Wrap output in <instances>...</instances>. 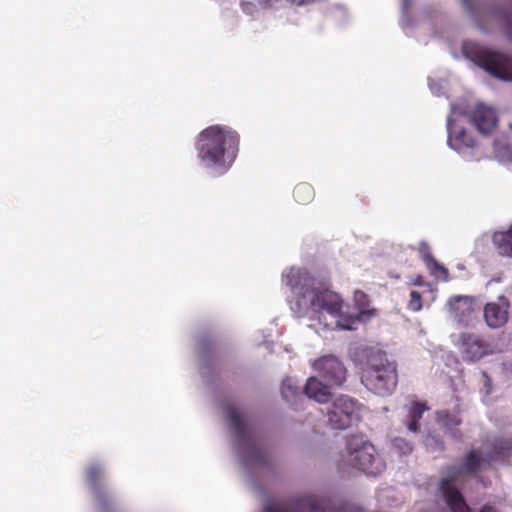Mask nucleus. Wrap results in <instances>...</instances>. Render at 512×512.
<instances>
[{"instance_id": "f257e3e1", "label": "nucleus", "mask_w": 512, "mask_h": 512, "mask_svg": "<svg viewBox=\"0 0 512 512\" xmlns=\"http://www.w3.org/2000/svg\"><path fill=\"white\" fill-rule=\"evenodd\" d=\"M281 284L290 293L288 302L292 313L299 318L317 321L324 329L351 331L357 322H365L375 314L374 310L365 309L368 299L364 292H354L357 312H350V307L344 303L340 294L318 288L316 279L303 267L291 266L284 269Z\"/></svg>"}, {"instance_id": "f03ea898", "label": "nucleus", "mask_w": 512, "mask_h": 512, "mask_svg": "<svg viewBox=\"0 0 512 512\" xmlns=\"http://www.w3.org/2000/svg\"><path fill=\"white\" fill-rule=\"evenodd\" d=\"M233 448L252 488L262 494V489L253 483L274 470V460L267 448L265 439L255 427L246 412L235 403H227L224 408Z\"/></svg>"}, {"instance_id": "7ed1b4c3", "label": "nucleus", "mask_w": 512, "mask_h": 512, "mask_svg": "<svg viewBox=\"0 0 512 512\" xmlns=\"http://www.w3.org/2000/svg\"><path fill=\"white\" fill-rule=\"evenodd\" d=\"M503 460L512 462V440L499 439L489 453L472 450L458 466L450 467L447 475L441 479L440 490L451 512H471L459 487L466 478L480 470L487 462Z\"/></svg>"}, {"instance_id": "20e7f679", "label": "nucleus", "mask_w": 512, "mask_h": 512, "mask_svg": "<svg viewBox=\"0 0 512 512\" xmlns=\"http://www.w3.org/2000/svg\"><path fill=\"white\" fill-rule=\"evenodd\" d=\"M354 360L361 365V382L375 395L386 397L394 393L398 384L395 361L386 352L375 347H360Z\"/></svg>"}, {"instance_id": "39448f33", "label": "nucleus", "mask_w": 512, "mask_h": 512, "mask_svg": "<svg viewBox=\"0 0 512 512\" xmlns=\"http://www.w3.org/2000/svg\"><path fill=\"white\" fill-rule=\"evenodd\" d=\"M197 156L207 167L228 170L239 150V134L224 125H211L201 131L196 143Z\"/></svg>"}, {"instance_id": "423d86ee", "label": "nucleus", "mask_w": 512, "mask_h": 512, "mask_svg": "<svg viewBox=\"0 0 512 512\" xmlns=\"http://www.w3.org/2000/svg\"><path fill=\"white\" fill-rule=\"evenodd\" d=\"M339 466L342 469L356 468L373 476L381 474L385 469V463L376 454L374 446L359 435H352L348 438Z\"/></svg>"}, {"instance_id": "0eeeda50", "label": "nucleus", "mask_w": 512, "mask_h": 512, "mask_svg": "<svg viewBox=\"0 0 512 512\" xmlns=\"http://www.w3.org/2000/svg\"><path fill=\"white\" fill-rule=\"evenodd\" d=\"M464 55L496 78L512 81V57L495 50L468 42L463 45Z\"/></svg>"}, {"instance_id": "6e6552de", "label": "nucleus", "mask_w": 512, "mask_h": 512, "mask_svg": "<svg viewBox=\"0 0 512 512\" xmlns=\"http://www.w3.org/2000/svg\"><path fill=\"white\" fill-rule=\"evenodd\" d=\"M452 343L458 348L465 362L475 363L486 356L493 355L500 350L492 340H485L473 333H459L451 335Z\"/></svg>"}, {"instance_id": "1a4fd4ad", "label": "nucleus", "mask_w": 512, "mask_h": 512, "mask_svg": "<svg viewBox=\"0 0 512 512\" xmlns=\"http://www.w3.org/2000/svg\"><path fill=\"white\" fill-rule=\"evenodd\" d=\"M327 417L333 429H347L360 420L361 405L350 396L340 395L333 401Z\"/></svg>"}, {"instance_id": "9d476101", "label": "nucleus", "mask_w": 512, "mask_h": 512, "mask_svg": "<svg viewBox=\"0 0 512 512\" xmlns=\"http://www.w3.org/2000/svg\"><path fill=\"white\" fill-rule=\"evenodd\" d=\"M313 370L330 386H341L346 380L347 370L335 355H323L311 361Z\"/></svg>"}, {"instance_id": "9b49d317", "label": "nucleus", "mask_w": 512, "mask_h": 512, "mask_svg": "<svg viewBox=\"0 0 512 512\" xmlns=\"http://www.w3.org/2000/svg\"><path fill=\"white\" fill-rule=\"evenodd\" d=\"M449 318L462 327L474 326L476 322L475 301L470 296L451 297L446 304Z\"/></svg>"}, {"instance_id": "f8f14e48", "label": "nucleus", "mask_w": 512, "mask_h": 512, "mask_svg": "<svg viewBox=\"0 0 512 512\" xmlns=\"http://www.w3.org/2000/svg\"><path fill=\"white\" fill-rule=\"evenodd\" d=\"M470 121L483 135L490 134L498 123L495 110L483 104H478L470 113Z\"/></svg>"}, {"instance_id": "ddd939ff", "label": "nucleus", "mask_w": 512, "mask_h": 512, "mask_svg": "<svg viewBox=\"0 0 512 512\" xmlns=\"http://www.w3.org/2000/svg\"><path fill=\"white\" fill-rule=\"evenodd\" d=\"M417 251L431 276L443 282L449 280L448 269L433 257L431 248L426 241H419Z\"/></svg>"}, {"instance_id": "4468645a", "label": "nucleus", "mask_w": 512, "mask_h": 512, "mask_svg": "<svg viewBox=\"0 0 512 512\" xmlns=\"http://www.w3.org/2000/svg\"><path fill=\"white\" fill-rule=\"evenodd\" d=\"M509 302L504 296L498 298V302L486 304L484 318L490 328H500L508 320Z\"/></svg>"}, {"instance_id": "2eb2a0df", "label": "nucleus", "mask_w": 512, "mask_h": 512, "mask_svg": "<svg viewBox=\"0 0 512 512\" xmlns=\"http://www.w3.org/2000/svg\"><path fill=\"white\" fill-rule=\"evenodd\" d=\"M448 144L455 150H462L464 148H472L476 145L475 138L467 132V130L459 125L456 121L448 118Z\"/></svg>"}, {"instance_id": "dca6fc26", "label": "nucleus", "mask_w": 512, "mask_h": 512, "mask_svg": "<svg viewBox=\"0 0 512 512\" xmlns=\"http://www.w3.org/2000/svg\"><path fill=\"white\" fill-rule=\"evenodd\" d=\"M460 411L455 406L452 411L443 409L436 412V419L441 429L454 439L460 438L459 426L462 422L459 417Z\"/></svg>"}, {"instance_id": "f3484780", "label": "nucleus", "mask_w": 512, "mask_h": 512, "mask_svg": "<svg viewBox=\"0 0 512 512\" xmlns=\"http://www.w3.org/2000/svg\"><path fill=\"white\" fill-rule=\"evenodd\" d=\"M333 386L327 382L322 383L317 376H311L307 379L304 393L309 399H313L320 404L327 403L331 398L330 389Z\"/></svg>"}, {"instance_id": "a211bd4d", "label": "nucleus", "mask_w": 512, "mask_h": 512, "mask_svg": "<svg viewBox=\"0 0 512 512\" xmlns=\"http://www.w3.org/2000/svg\"><path fill=\"white\" fill-rule=\"evenodd\" d=\"M106 476V467L101 462H92L86 468V481L92 489L95 496L101 500L103 480Z\"/></svg>"}, {"instance_id": "6ab92c4d", "label": "nucleus", "mask_w": 512, "mask_h": 512, "mask_svg": "<svg viewBox=\"0 0 512 512\" xmlns=\"http://www.w3.org/2000/svg\"><path fill=\"white\" fill-rule=\"evenodd\" d=\"M407 414L403 421L407 430L412 433L420 431L419 421L422 419L423 414L428 410L427 406L419 402H411L407 407Z\"/></svg>"}, {"instance_id": "aec40b11", "label": "nucleus", "mask_w": 512, "mask_h": 512, "mask_svg": "<svg viewBox=\"0 0 512 512\" xmlns=\"http://www.w3.org/2000/svg\"><path fill=\"white\" fill-rule=\"evenodd\" d=\"M492 243L499 255L512 258V226L496 231Z\"/></svg>"}, {"instance_id": "412c9836", "label": "nucleus", "mask_w": 512, "mask_h": 512, "mask_svg": "<svg viewBox=\"0 0 512 512\" xmlns=\"http://www.w3.org/2000/svg\"><path fill=\"white\" fill-rule=\"evenodd\" d=\"M282 1L283 0H241L240 6L245 14L253 16L277 8Z\"/></svg>"}, {"instance_id": "4be33fe9", "label": "nucleus", "mask_w": 512, "mask_h": 512, "mask_svg": "<svg viewBox=\"0 0 512 512\" xmlns=\"http://www.w3.org/2000/svg\"><path fill=\"white\" fill-rule=\"evenodd\" d=\"M282 398L290 405H296L303 398L300 386L296 379L287 377L281 385Z\"/></svg>"}, {"instance_id": "5701e85b", "label": "nucleus", "mask_w": 512, "mask_h": 512, "mask_svg": "<svg viewBox=\"0 0 512 512\" xmlns=\"http://www.w3.org/2000/svg\"><path fill=\"white\" fill-rule=\"evenodd\" d=\"M293 198L298 204L307 205L314 200L315 190L309 183H299L293 189Z\"/></svg>"}, {"instance_id": "b1692460", "label": "nucleus", "mask_w": 512, "mask_h": 512, "mask_svg": "<svg viewBox=\"0 0 512 512\" xmlns=\"http://www.w3.org/2000/svg\"><path fill=\"white\" fill-rule=\"evenodd\" d=\"M495 156L502 162L512 163V147L504 141V139H495L494 143Z\"/></svg>"}, {"instance_id": "393cba45", "label": "nucleus", "mask_w": 512, "mask_h": 512, "mask_svg": "<svg viewBox=\"0 0 512 512\" xmlns=\"http://www.w3.org/2000/svg\"><path fill=\"white\" fill-rule=\"evenodd\" d=\"M423 443L427 450L432 453L441 452L444 449L443 441L432 433H428L424 436Z\"/></svg>"}, {"instance_id": "a878e982", "label": "nucleus", "mask_w": 512, "mask_h": 512, "mask_svg": "<svg viewBox=\"0 0 512 512\" xmlns=\"http://www.w3.org/2000/svg\"><path fill=\"white\" fill-rule=\"evenodd\" d=\"M480 385H481V393L483 394V397L486 399L489 397L493 392V384L492 380L485 371H481L480 375Z\"/></svg>"}, {"instance_id": "bb28decb", "label": "nucleus", "mask_w": 512, "mask_h": 512, "mask_svg": "<svg viewBox=\"0 0 512 512\" xmlns=\"http://www.w3.org/2000/svg\"><path fill=\"white\" fill-rule=\"evenodd\" d=\"M393 447L402 454H408L412 451V444L402 437L392 439Z\"/></svg>"}, {"instance_id": "cd10ccee", "label": "nucleus", "mask_w": 512, "mask_h": 512, "mask_svg": "<svg viewBox=\"0 0 512 512\" xmlns=\"http://www.w3.org/2000/svg\"><path fill=\"white\" fill-rule=\"evenodd\" d=\"M408 308L414 312H418L422 309V298L421 294L417 291L412 290L410 292V300L408 302Z\"/></svg>"}, {"instance_id": "c85d7f7f", "label": "nucleus", "mask_w": 512, "mask_h": 512, "mask_svg": "<svg viewBox=\"0 0 512 512\" xmlns=\"http://www.w3.org/2000/svg\"><path fill=\"white\" fill-rule=\"evenodd\" d=\"M505 33L512 40V11L505 13L502 17Z\"/></svg>"}, {"instance_id": "c756f323", "label": "nucleus", "mask_w": 512, "mask_h": 512, "mask_svg": "<svg viewBox=\"0 0 512 512\" xmlns=\"http://www.w3.org/2000/svg\"><path fill=\"white\" fill-rule=\"evenodd\" d=\"M411 283L415 286H423L424 285V278L422 275L416 276L414 279L411 280Z\"/></svg>"}, {"instance_id": "7c9ffc66", "label": "nucleus", "mask_w": 512, "mask_h": 512, "mask_svg": "<svg viewBox=\"0 0 512 512\" xmlns=\"http://www.w3.org/2000/svg\"><path fill=\"white\" fill-rule=\"evenodd\" d=\"M289 1L295 5L303 6V5L311 4V3L315 2L316 0H289Z\"/></svg>"}, {"instance_id": "2f4dec72", "label": "nucleus", "mask_w": 512, "mask_h": 512, "mask_svg": "<svg viewBox=\"0 0 512 512\" xmlns=\"http://www.w3.org/2000/svg\"><path fill=\"white\" fill-rule=\"evenodd\" d=\"M403 1V6L405 9H408L409 6L411 5V1L412 0H402Z\"/></svg>"}]
</instances>
